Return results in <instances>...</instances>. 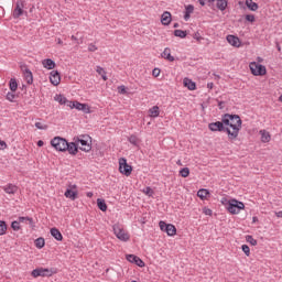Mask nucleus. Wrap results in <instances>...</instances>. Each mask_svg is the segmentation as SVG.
<instances>
[{
	"instance_id": "obj_46",
	"label": "nucleus",
	"mask_w": 282,
	"mask_h": 282,
	"mask_svg": "<svg viewBox=\"0 0 282 282\" xmlns=\"http://www.w3.org/2000/svg\"><path fill=\"white\" fill-rule=\"evenodd\" d=\"M203 213H204V215H208L209 217H210V215H213V210L208 207L203 208Z\"/></svg>"
},
{
	"instance_id": "obj_13",
	"label": "nucleus",
	"mask_w": 282,
	"mask_h": 282,
	"mask_svg": "<svg viewBox=\"0 0 282 282\" xmlns=\"http://www.w3.org/2000/svg\"><path fill=\"white\" fill-rule=\"evenodd\" d=\"M127 261H129L130 263H135V265H138L139 268H144V261H142V259H140V257L135 254H128Z\"/></svg>"
},
{
	"instance_id": "obj_61",
	"label": "nucleus",
	"mask_w": 282,
	"mask_h": 282,
	"mask_svg": "<svg viewBox=\"0 0 282 282\" xmlns=\"http://www.w3.org/2000/svg\"><path fill=\"white\" fill-rule=\"evenodd\" d=\"M176 164H178V166H182V161L178 160V161L176 162Z\"/></svg>"
},
{
	"instance_id": "obj_7",
	"label": "nucleus",
	"mask_w": 282,
	"mask_h": 282,
	"mask_svg": "<svg viewBox=\"0 0 282 282\" xmlns=\"http://www.w3.org/2000/svg\"><path fill=\"white\" fill-rule=\"evenodd\" d=\"M119 172L126 175V177H129L133 172V167L127 163V159L124 158L119 159Z\"/></svg>"
},
{
	"instance_id": "obj_53",
	"label": "nucleus",
	"mask_w": 282,
	"mask_h": 282,
	"mask_svg": "<svg viewBox=\"0 0 282 282\" xmlns=\"http://www.w3.org/2000/svg\"><path fill=\"white\" fill-rule=\"evenodd\" d=\"M70 39H72V41H75V43H77V45L80 43L78 41V37H76V35H72Z\"/></svg>"
},
{
	"instance_id": "obj_28",
	"label": "nucleus",
	"mask_w": 282,
	"mask_h": 282,
	"mask_svg": "<svg viewBox=\"0 0 282 282\" xmlns=\"http://www.w3.org/2000/svg\"><path fill=\"white\" fill-rule=\"evenodd\" d=\"M246 6L251 12H257L259 10V4L252 0H246Z\"/></svg>"
},
{
	"instance_id": "obj_57",
	"label": "nucleus",
	"mask_w": 282,
	"mask_h": 282,
	"mask_svg": "<svg viewBox=\"0 0 282 282\" xmlns=\"http://www.w3.org/2000/svg\"><path fill=\"white\" fill-rule=\"evenodd\" d=\"M200 6H206V0H198Z\"/></svg>"
},
{
	"instance_id": "obj_14",
	"label": "nucleus",
	"mask_w": 282,
	"mask_h": 282,
	"mask_svg": "<svg viewBox=\"0 0 282 282\" xmlns=\"http://www.w3.org/2000/svg\"><path fill=\"white\" fill-rule=\"evenodd\" d=\"M208 128L210 131H226L224 119L221 121L209 123Z\"/></svg>"
},
{
	"instance_id": "obj_4",
	"label": "nucleus",
	"mask_w": 282,
	"mask_h": 282,
	"mask_svg": "<svg viewBox=\"0 0 282 282\" xmlns=\"http://www.w3.org/2000/svg\"><path fill=\"white\" fill-rule=\"evenodd\" d=\"M249 67L253 76H265L267 74L265 66L258 64L257 62H251Z\"/></svg>"
},
{
	"instance_id": "obj_12",
	"label": "nucleus",
	"mask_w": 282,
	"mask_h": 282,
	"mask_svg": "<svg viewBox=\"0 0 282 282\" xmlns=\"http://www.w3.org/2000/svg\"><path fill=\"white\" fill-rule=\"evenodd\" d=\"M76 185H68V188L65 192V197H67L68 199H72L74 202V199H76V197H78V191H76Z\"/></svg>"
},
{
	"instance_id": "obj_63",
	"label": "nucleus",
	"mask_w": 282,
	"mask_h": 282,
	"mask_svg": "<svg viewBox=\"0 0 282 282\" xmlns=\"http://www.w3.org/2000/svg\"><path fill=\"white\" fill-rule=\"evenodd\" d=\"M252 221L254 223V221H258V218L257 217H253L252 218Z\"/></svg>"
},
{
	"instance_id": "obj_27",
	"label": "nucleus",
	"mask_w": 282,
	"mask_h": 282,
	"mask_svg": "<svg viewBox=\"0 0 282 282\" xmlns=\"http://www.w3.org/2000/svg\"><path fill=\"white\" fill-rule=\"evenodd\" d=\"M193 12H195V7L193 4H188L187 7H185V21H188V19H191V14H193Z\"/></svg>"
},
{
	"instance_id": "obj_54",
	"label": "nucleus",
	"mask_w": 282,
	"mask_h": 282,
	"mask_svg": "<svg viewBox=\"0 0 282 282\" xmlns=\"http://www.w3.org/2000/svg\"><path fill=\"white\" fill-rule=\"evenodd\" d=\"M275 216L279 217V218H282V212H276Z\"/></svg>"
},
{
	"instance_id": "obj_10",
	"label": "nucleus",
	"mask_w": 282,
	"mask_h": 282,
	"mask_svg": "<svg viewBox=\"0 0 282 282\" xmlns=\"http://www.w3.org/2000/svg\"><path fill=\"white\" fill-rule=\"evenodd\" d=\"M69 109H77V111H84V113H89V106L87 104H80L78 101L68 102Z\"/></svg>"
},
{
	"instance_id": "obj_8",
	"label": "nucleus",
	"mask_w": 282,
	"mask_h": 282,
	"mask_svg": "<svg viewBox=\"0 0 282 282\" xmlns=\"http://www.w3.org/2000/svg\"><path fill=\"white\" fill-rule=\"evenodd\" d=\"M159 226L163 232H166V235H169V237H174V235H176L177 232V229L174 225L166 224L162 220L159 223Z\"/></svg>"
},
{
	"instance_id": "obj_64",
	"label": "nucleus",
	"mask_w": 282,
	"mask_h": 282,
	"mask_svg": "<svg viewBox=\"0 0 282 282\" xmlns=\"http://www.w3.org/2000/svg\"><path fill=\"white\" fill-rule=\"evenodd\" d=\"M208 3H215V0H208Z\"/></svg>"
},
{
	"instance_id": "obj_37",
	"label": "nucleus",
	"mask_w": 282,
	"mask_h": 282,
	"mask_svg": "<svg viewBox=\"0 0 282 282\" xmlns=\"http://www.w3.org/2000/svg\"><path fill=\"white\" fill-rule=\"evenodd\" d=\"M7 230H8V225H6V221L0 220V236L6 235Z\"/></svg>"
},
{
	"instance_id": "obj_60",
	"label": "nucleus",
	"mask_w": 282,
	"mask_h": 282,
	"mask_svg": "<svg viewBox=\"0 0 282 282\" xmlns=\"http://www.w3.org/2000/svg\"><path fill=\"white\" fill-rule=\"evenodd\" d=\"M57 43H58V45H63V40L58 39Z\"/></svg>"
},
{
	"instance_id": "obj_59",
	"label": "nucleus",
	"mask_w": 282,
	"mask_h": 282,
	"mask_svg": "<svg viewBox=\"0 0 282 282\" xmlns=\"http://www.w3.org/2000/svg\"><path fill=\"white\" fill-rule=\"evenodd\" d=\"M43 144H44V143H43V141H41V140L37 142V147H43Z\"/></svg>"
},
{
	"instance_id": "obj_62",
	"label": "nucleus",
	"mask_w": 282,
	"mask_h": 282,
	"mask_svg": "<svg viewBox=\"0 0 282 282\" xmlns=\"http://www.w3.org/2000/svg\"><path fill=\"white\" fill-rule=\"evenodd\" d=\"M276 48L279 52H281V46L279 44H276Z\"/></svg>"
},
{
	"instance_id": "obj_36",
	"label": "nucleus",
	"mask_w": 282,
	"mask_h": 282,
	"mask_svg": "<svg viewBox=\"0 0 282 282\" xmlns=\"http://www.w3.org/2000/svg\"><path fill=\"white\" fill-rule=\"evenodd\" d=\"M174 36H178V39H186V31L183 30H175Z\"/></svg>"
},
{
	"instance_id": "obj_43",
	"label": "nucleus",
	"mask_w": 282,
	"mask_h": 282,
	"mask_svg": "<svg viewBox=\"0 0 282 282\" xmlns=\"http://www.w3.org/2000/svg\"><path fill=\"white\" fill-rule=\"evenodd\" d=\"M35 127H36V129H40L41 131L47 130V124H44V123H41V122H36Z\"/></svg>"
},
{
	"instance_id": "obj_5",
	"label": "nucleus",
	"mask_w": 282,
	"mask_h": 282,
	"mask_svg": "<svg viewBox=\"0 0 282 282\" xmlns=\"http://www.w3.org/2000/svg\"><path fill=\"white\" fill-rule=\"evenodd\" d=\"M77 142V147L79 145L80 151H85L89 153L91 151V143H89V135H83L82 138L75 139Z\"/></svg>"
},
{
	"instance_id": "obj_50",
	"label": "nucleus",
	"mask_w": 282,
	"mask_h": 282,
	"mask_svg": "<svg viewBox=\"0 0 282 282\" xmlns=\"http://www.w3.org/2000/svg\"><path fill=\"white\" fill-rule=\"evenodd\" d=\"M96 50H98V47L95 44L88 45V52H96Z\"/></svg>"
},
{
	"instance_id": "obj_58",
	"label": "nucleus",
	"mask_w": 282,
	"mask_h": 282,
	"mask_svg": "<svg viewBox=\"0 0 282 282\" xmlns=\"http://www.w3.org/2000/svg\"><path fill=\"white\" fill-rule=\"evenodd\" d=\"M87 197H94V193L88 192V193H87Z\"/></svg>"
},
{
	"instance_id": "obj_32",
	"label": "nucleus",
	"mask_w": 282,
	"mask_h": 282,
	"mask_svg": "<svg viewBox=\"0 0 282 282\" xmlns=\"http://www.w3.org/2000/svg\"><path fill=\"white\" fill-rule=\"evenodd\" d=\"M97 206H98L99 210H102V213H106V210H107V203H105L104 199L98 198L97 199Z\"/></svg>"
},
{
	"instance_id": "obj_9",
	"label": "nucleus",
	"mask_w": 282,
	"mask_h": 282,
	"mask_svg": "<svg viewBox=\"0 0 282 282\" xmlns=\"http://www.w3.org/2000/svg\"><path fill=\"white\" fill-rule=\"evenodd\" d=\"M31 274L34 276V279H37V276H52L54 271H52V269L37 268L33 270Z\"/></svg>"
},
{
	"instance_id": "obj_52",
	"label": "nucleus",
	"mask_w": 282,
	"mask_h": 282,
	"mask_svg": "<svg viewBox=\"0 0 282 282\" xmlns=\"http://www.w3.org/2000/svg\"><path fill=\"white\" fill-rule=\"evenodd\" d=\"M152 74H153V76H155V78H158V76H160V69L159 68H154Z\"/></svg>"
},
{
	"instance_id": "obj_39",
	"label": "nucleus",
	"mask_w": 282,
	"mask_h": 282,
	"mask_svg": "<svg viewBox=\"0 0 282 282\" xmlns=\"http://www.w3.org/2000/svg\"><path fill=\"white\" fill-rule=\"evenodd\" d=\"M35 246H36L39 249L44 248V247H45V239H43V238H37V239L35 240Z\"/></svg>"
},
{
	"instance_id": "obj_35",
	"label": "nucleus",
	"mask_w": 282,
	"mask_h": 282,
	"mask_svg": "<svg viewBox=\"0 0 282 282\" xmlns=\"http://www.w3.org/2000/svg\"><path fill=\"white\" fill-rule=\"evenodd\" d=\"M128 140L130 144H133L134 147H138V144H140V139H138V137L135 135H130Z\"/></svg>"
},
{
	"instance_id": "obj_48",
	"label": "nucleus",
	"mask_w": 282,
	"mask_h": 282,
	"mask_svg": "<svg viewBox=\"0 0 282 282\" xmlns=\"http://www.w3.org/2000/svg\"><path fill=\"white\" fill-rule=\"evenodd\" d=\"M246 21H249L250 23H254V15H252V14H247V15H246Z\"/></svg>"
},
{
	"instance_id": "obj_25",
	"label": "nucleus",
	"mask_w": 282,
	"mask_h": 282,
	"mask_svg": "<svg viewBox=\"0 0 282 282\" xmlns=\"http://www.w3.org/2000/svg\"><path fill=\"white\" fill-rule=\"evenodd\" d=\"M54 100L56 102H58L59 105H67L68 107H69V102H72V101L67 100V98L63 95H56L54 97Z\"/></svg>"
},
{
	"instance_id": "obj_20",
	"label": "nucleus",
	"mask_w": 282,
	"mask_h": 282,
	"mask_svg": "<svg viewBox=\"0 0 282 282\" xmlns=\"http://www.w3.org/2000/svg\"><path fill=\"white\" fill-rule=\"evenodd\" d=\"M183 85H184V87H187V89H189V91H195V89L197 87L195 82H192L188 77H185L183 79Z\"/></svg>"
},
{
	"instance_id": "obj_41",
	"label": "nucleus",
	"mask_w": 282,
	"mask_h": 282,
	"mask_svg": "<svg viewBox=\"0 0 282 282\" xmlns=\"http://www.w3.org/2000/svg\"><path fill=\"white\" fill-rule=\"evenodd\" d=\"M247 243H250V246H257V239H253L252 236H246Z\"/></svg>"
},
{
	"instance_id": "obj_18",
	"label": "nucleus",
	"mask_w": 282,
	"mask_h": 282,
	"mask_svg": "<svg viewBox=\"0 0 282 282\" xmlns=\"http://www.w3.org/2000/svg\"><path fill=\"white\" fill-rule=\"evenodd\" d=\"M44 69H54L56 67V62L52 58H46L42 61Z\"/></svg>"
},
{
	"instance_id": "obj_3",
	"label": "nucleus",
	"mask_w": 282,
	"mask_h": 282,
	"mask_svg": "<svg viewBox=\"0 0 282 282\" xmlns=\"http://www.w3.org/2000/svg\"><path fill=\"white\" fill-rule=\"evenodd\" d=\"M243 208H246V205L237 199H230L227 204V210L231 215H239Z\"/></svg>"
},
{
	"instance_id": "obj_33",
	"label": "nucleus",
	"mask_w": 282,
	"mask_h": 282,
	"mask_svg": "<svg viewBox=\"0 0 282 282\" xmlns=\"http://www.w3.org/2000/svg\"><path fill=\"white\" fill-rule=\"evenodd\" d=\"M209 193H208V189H199L197 192V196L200 198V199H206V197H208Z\"/></svg>"
},
{
	"instance_id": "obj_34",
	"label": "nucleus",
	"mask_w": 282,
	"mask_h": 282,
	"mask_svg": "<svg viewBox=\"0 0 282 282\" xmlns=\"http://www.w3.org/2000/svg\"><path fill=\"white\" fill-rule=\"evenodd\" d=\"M9 87L11 91H17V89H19V84H17V79H10Z\"/></svg>"
},
{
	"instance_id": "obj_49",
	"label": "nucleus",
	"mask_w": 282,
	"mask_h": 282,
	"mask_svg": "<svg viewBox=\"0 0 282 282\" xmlns=\"http://www.w3.org/2000/svg\"><path fill=\"white\" fill-rule=\"evenodd\" d=\"M6 149H8V144L6 143V141L0 140V151H3Z\"/></svg>"
},
{
	"instance_id": "obj_45",
	"label": "nucleus",
	"mask_w": 282,
	"mask_h": 282,
	"mask_svg": "<svg viewBox=\"0 0 282 282\" xmlns=\"http://www.w3.org/2000/svg\"><path fill=\"white\" fill-rule=\"evenodd\" d=\"M96 72H97V74H99V76H102V74H107V72H105V68H102L100 66L96 67Z\"/></svg>"
},
{
	"instance_id": "obj_47",
	"label": "nucleus",
	"mask_w": 282,
	"mask_h": 282,
	"mask_svg": "<svg viewBox=\"0 0 282 282\" xmlns=\"http://www.w3.org/2000/svg\"><path fill=\"white\" fill-rule=\"evenodd\" d=\"M14 95L12 93H8L7 94V100H9L10 102H13L14 101Z\"/></svg>"
},
{
	"instance_id": "obj_38",
	"label": "nucleus",
	"mask_w": 282,
	"mask_h": 282,
	"mask_svg": "<svg viewBox=\"0 0 282 282\" xmlns=\"http://www.w3.org/2000/svg\"><path fill=\"white\" fill-rule=\"evenodd\" d=\"M180 175H181V177H188V175H191V170L188 167H183L180 171Z\"/></svg>"
},
{
	"instance_id": "obj_55",
	"label": "nucleus",
	"mask_w": 282,
	"mask_h": 282,
	"mask_svg": "<svg viewBox=\"0 0 282 282\" xmlns=\"http://www.w3.org/2000/svg\"><path fill=\"white\" fill-rule=\"evenodd\" d=\"M213 87H214V84H213V83H208V84H207V88H208V89H213Z\"/></svg>"
},
{
	"instance_id": "obj_15",
	"label": "nucleus",
	"mask_w": 282,
	"mask_h": 282,
	"mask_svg": "<svg viewBox=\"0 0 282 282\" xmlns=\"http://www.w3.org/2000/svg\"><path fill=\"white\" fill-rule=\"evenodd\" d=\"M50 80L55 87L61 85V74L58 70H52L50 74Z\"/></svg>"
},
{
	"instance_id": "obj_2",
	"label": "nucleus",
	"mask_w": 282,
	"mask_h": 282,
	"mask_svg": "<svg viewBox=\"0 0 282 282\" xmlns=\"http://www.w3.org/2000/svg\"><path fill=\"white\" fill-rule=\"evenodd\" d=\"M112 230L113 235L117 237V239H119V241L127 242L129 241V239H131L129 232H127V230H124V227H122V225L120 224H115L112 226Z\"/></svg>"
},
{
	"instance_id": "obj_29",
	"label": "nucleus",
	"mask_w": 282,
	"mask_h": 282,
	"mask_svg": "<svg viewBox=\"0 0 282 282\" xmlns=\"http://www.w3.org/2000/svg\"><path fill=\"white\" fill-rule=\"evenodd\" d=\"M217 3V8L218 10H220L221 12H224V10H226V8H228V0H216Z\"/></svg>"
},
{
	"instance_id": "obj_1",
	"label": "nucleus",
	"mask_w": 282,
	"mask_h": 282,
	"mask_svg": "<svg viewBox=\"0 0 282 282\" xmlns=\"http://www.w3.org/2000/svg\"><path fill=\"white\" fill-rule=\"evenodd\" d=\"M225 131L228 133L229 140H237L239 131H241V118L238 115H225L223 117Z\"/></svg>"
},
{
	"instance_id": "obj_21",
	"label": "nucleus",
	"mask_w": 282,
	"mask_h": 282,
	"mask_svg": "<svg viewBox=\"0 0 282 282\" xmlns=\"http://www.w3.org/2000/svg\"><path fill=\"white\" fill-rule=\"evenodd\" d=\"M23 76L28 85H32V83H34V77L32 76V70L30 68H24Z\"/></svg>"
},
{
	"instance_id": "obj_40",
	"label": "nucleus",
	"mask_w": 282,
	"mask_h": 282,
	"mask_svg": "<svg viewBox=\"0 0 282 282\" xmlns=\"http://www.w3.org/2000/svg\"><path fill=\"white\" fill-rule=\"evenodd\" d=\"M11 228L15 231L21 230V223H19V220L12 221Z\"/></svg>"
},
{
	"instance_id": "obj_6",
	"label": "nucleus",
	"mask_w": 282,
	"mask_h": 282,
	"mask_svg": "<svg viewBox=\"0 0 282 282\" xmlns=\"http://www.w3.org/2000/svg\"><path fill=\"white\" fill-rule=\"evenodd\" d=\"M51 144L56 151H67V140L61 137H55Z\"/></svg>"
},
{
	"instance_id": "obj_30",
	"label": "nucleus",
	"mask_w": 282,
	"mask_h": 282,
	"mask_svg": "<svg viewBox=\"0 0 282 282\" xmlns=\"http://www.w3.org/2000/svg\"><path fill=\"white\" fill-rule=\"evenodd\" d=\"M149 113L150 118H158V116H160V107L153 106L152 108H150Z\"/></svg>"
},
{
	"instance_id": "obj_24",
	"label": "nucleus",
	"mask_w": 282,
	"mask_h": 282,
	"mask_svg": "<svg viewBox=\"0 0 282 282\" xmlns=\"http://www.w3.org/2000/svg\"><path fill=\"white\" fill-rule=\"evenodd\" d=\"M3 191L8 195H14V193H17V191H19V187H17V185L8 184L3 187Z\"/></svg>"
},
{
	"instance_id": "obj_11",
	"label": "nucleus",
	"mask_w": 282,
	"mask_h": 282,
	"mask_svg": "<svg viewBox=\"0 0 282 282\" xmlns=\"http://www.w3.org/2000/svg\"><path fill=\"white\" fill-rule=\"evenodd\" d=\"M23 8H25V1L24 0H18L15 3V9L13 11V18L19 19V17H23L24 12Z\"/></svg>"
},
{
	"instance_id": "obj_56",
	"label": "nucleus",
	"mask_w": 282,
	"mask_h": 282,
	"mask_svg": "<svg viewBox=\"0 0 282 282\" xmlns=\"http://www.w3.org/2000/svg\"><path fill=\"white\" fill-rule=\"evenodd\" d=\"M102 80H107V73L101 75Z\"/></svg>"
},
{
	"instance_id": "obj_42",
	"label": "nucleus",
	"mask_w": 282,
	"mask_h": 282,
	"mask_svg": "<svg viewBox=\"0 0 282 282\" xmlns=\"http://www.w3.org/2000/svg\"><path fill=\"white\" fill-rule=\"evenodd\" d=\"M143 193H144V195H148V197H153V188H151V187H145L144 189H143Z\"/></svg>"
},
{
	"instance_id": "obj_19",
	"label": "nucleus",
	"mask_w": 282,
	"mask_h": 282,
	"mask_svg": "<svg viewBox=\"0 0 282 282\" xmlns=\"http://www.w3.org/2000/svg\"><path fill=\"white\" fill-rule=\"evenodd\" d=\"M227 42L229 45H232V47H239L241 45V42L239 41V37L235 35H228L227 36Z\"/></svg>"
},
{
	"instance_id": "obj_17",
	"label": "nucleus",
	"mask_w": 282,
	"mask_h": 282,
	"mask_svg": "<svg viewBox=\"0 0 282 282\" xmlns=\"http://www.w3.org/2000/svg\"><path fill=\"white\" fill-rule=\"evenodd\" d=\"M161 58H164L165 61H169L170 63H173L175 61V57L171 55V48L165 47L164 51L161 53Z\"/></svg>"
},
{
	"instance_id": "obj_16",
	"label": "nucleus",
	"mask_w": 282,
	"mask_h": 282,
	"mask_svg": "<svg viewBox=\"0 0 282 282\" xmlns=\"http://www.w3.org/2000/svg\"><path fill=\"white\" fill-rule=\"evenodd\" d=\"M66 151H68L70 155H76V153H78V142H76V139H75V142H70V143L67 142Z\"/></svg>"
},
{
	"instance_id": "obj_22",
	"label": "nucleus",
	"mask_w": 282,
	"mask_h": 282,
	"mask_svg": "<svg viewBox=\"0 0 282 282\" xmlns=\"http://www.w3.org/2000/svg\"><path fill=\"white\" fill-rule=\"evenodd\" d=\"M162 25H171V12L165 11L161 17Z\"/></svg>"
},
{
	"instance_id": "obj_51",
	"label": "nucleus",
	"mask_w": 282,
	"mask_h": 282,
	"mask_svg": "<svg viewBox=\"0 0 282 282\" xmlns=\"http://www.w3.org/2000/svg\"><path fill=\"white\" fill-rule=\"evenodd\" d=\"M118 91L122 95L127 94V88L124 86H119Z\"/></svg>"
},
{
	"instance_id": "obj_44",
	"label": "nucleus",
	"mask_w": 282,
	"mask_h": 282,
	"mask_svg": "<svg viewBox=\"0 0 282 282\" xmlns=\"http://www.w3.org/2000/svg\"><path fill=\"white\" fill-rule=\"evenodd\" d=\"M242 252H245L247 257H250V247H248V245H242Z\"/></svg>"
},
{
	"instance_id": "obj_31",
	"label": "nucleus",
	"mask_w": 282,
	"mask_h": 282,
	"mask_svg": "<svg viewBox=\"0 0 282 282\" xmlns=\"http://www.w3.org/2000/svg\"><path fill=\"white\" fill-rule=\"evenodd\" d=\"M18 221L20 224H29V226H31V227L34 226V220L30 217H19Z\"/></svg>"
},
{
	"instance_id": "obj_23",
	"label": "nucleus",
	"mask_w": 282,
	"mask_h": 282,
	"mask_svg": "<svg viewBox=\"0 0 282 282\" xmlns=\"http://www.w3.org/2000/svg\"><path fill=\"white\" fill-rule=\"evenodd\" d=\"M259 134L261 135V142L268 143L270 140H272V137L270 135V132L267 130H260Z\"/></svg>"
},
{
	"instance_id": "obj_26",
	"label": "nucleus",
	"mask_w": 282,
	"mask_h": 282,
	"mask_svg": "<svg viewBox=\"0 0 282 282\" xmlns=\"http://www.w3.org/2000/svg\"><path fill=\"white\" fill-rule=\"evenodd\" d=\"M51 235L54 237V239H56V241H63V234H61V230L57 228H52Z\"/></svg>"
}]
</instances>
